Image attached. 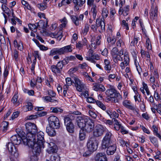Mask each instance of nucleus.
<instances>
[{
	"label": "nucleus",
	"mask_w": 161,
	"mask_h": 161,
	"mask_svg": "<svg viewBox=\"0 0 161 161\" xmlns=\"http://www.w3.org/2000/svg\"><path fill=\"white\" fill-rule=\"evenodd\" d=\"M124 60V62H121L120 64V66L122 69H125V66H127L129 63L130 59L129 54L127 53H125Z\"/></svg>",
	"instance_id": "18"
},
{
	"label": "nucleus",
	"mask_w": 161,
	"mask_h": 161,
	"mask_svg": "<svg viewBox=\"0 0 161 161\" xmlns=\"http://www.w3.org/2000/svg\"><path fill=\"white\" fill-rule=\"evenodd\" d=\"M49 125L51 127L56 128V129L59 128L60 123L58 118L55 116H51L48 119Z\"/></svg>",
	"instance_id": "8"
},
{
	"label": "nucleus",
	"mask_w": 161,
	"mask_h": 161,
	"mask_svg": "<svg viewBox=\"0 0 161 161\" xmlns=\"http://www.w3.org/2000/svg\"><path fill=\"white\" fill-rule=\"evenodd\" d=\"M19 52L16 50H14L13 53V56L16 61H17L18 59Z\"/></svg>",
	"instance_id": "62"
},
{
	"label": "nucleus",
	"mask_w": 161,
	"mask_h": 161,
	"mask_svg": "<svg viewBox=\"0 0 161 161\" xmlns=\"http://www.w3.org/2000/svg\"><path fill=\"white\" fill-rule=\"evenodd\" d=\"M96 161H107V159L105 153H98L95 157Z\"/></svg>",
	"instance_id": "20"
},
{
	"label": "nucleus",
	"mask_w": 161,
	"mask_h": 161,
	"mask_svg": "<svg viewBox=\"0 0 161 161\" xmlns=\"http://www.w3.org/2000/svg\"><path fill=\"white\" fill-rule=\"evenodd\" d=\"M52 98L50 96H47L42 97V99L44 102L48 103L51 102Z\"/></svg>",
	"instance_id": "52"
},
{
	"label": "nucleus",
	"mask_w": 161,
	"mask_h": 161,
	"mask_svg": "<svg viewBox=\"0 0 161 161\" xmlns=\"http://www.w3.org/2000/svg\"><path fill=\"white\" fill-rule=\"evenodd\" d=\"M25 126L26 130V138L34 140V138H33V134L37 132L36 125L34 123L28 122L25 124Z\"/></svg>",
	"instance_id": "4"
},
{
	"label": "nucleus",
	"mask_w": 161,
	"mask_h": 161,
	"mask_svg": "<svg viewBox=\"0 0 161 161\" xmlns=\"http://www.w3.org/2000/svg\"><path fill=\"white\" fill-rule=\"evenodd\" d=\"M96 104L101 108L103 110H106V107L103 104V103L99 101H96L95 103Z\"/></svg>",
	"instance_id": "42"
},
{
	"label": "nucleus",
	"mask_w": 161,
	"mask_h": 161,
	"mask_svg": "<svg viewBox=\"0 0 161 161\" xmlns=\"http://www.w3.org/2000/svg\"><path fill=\"white\" fill-rule=\"evenodd\" d=\"M27 138L25 136H23L22 137H20L18 135H16L12 136L10 138V140L11 142L14 144L15 145H18L22 141L23 142V139Z\"/></svg>",
	"instance_id": "15"
},
{
	"label": "nucleus",
	"mask_w": 161,
	"mask_h": 161,
	"mask_svg": "<svg viewBox=\"0 0 161 161\" xmlns=\"http://www.w3.org/2000/svg\"><path fill=\"white\" fill-rule=\"evenodd\" d=\"M89 29V25H88L85 26L84 29L82 31V33L84 35H86L87 34Z\"/></svg>",
	"instance_id": "59"
},
{
	"label": "nucleus",
	"mask_w": 161,
	"mask_h": 161,
	"mask_svg": "<svg viewBox=\"0 0 161 161\" xmlns=\"http://www.w3.org/2000/svg\"><path fill=\"white\" fill-rule=\"evenodd\" d=\"M37 23L34 24H29L28 25V26L31 31H33L34 32H36L38 28L37 25H36Z\"/></svg>",
	"instance_id": "38"
},
{
	"label": "nucleus",
	"mask_w": 161,
	"mask_h": 161,
	"mask_svg": "<svg viewBox=\"0 0 161 161\" xmlns=\"http://www.w3.org/2000/svg\"><path fill=\"white\" fill-rule=\"evenodd\" d=\"M36 25L39 30L45 29L48 26L47 22L43 20H40L37 23Z\"/></svg>",
	"instance_id": "24"
},
{
	"label": "nucleus",
	"mask_w": 161,
	"mask_h": 161,
	"mask_svg": "<svg viewBox=\"0 0 161 161\" xmlns=\"http://www.w3.org/2000/svg\"><path fill=\"white\" fill-rule=\"evenodd\" d=\"M18 95L17 94L14 95L12 99V102L16 106L19 105V103L18 101Z\"/></svg>",
	"instance_id": "40"
},
{
	"label": "nucleus",
	"mask_w": 161,
	"mask_h": 161,
	"mask_svg": "<svg viewBox=\"0 0 161 161\" xmlns=\"http://www.w3.org/2000/svg\"><path fill=\"white\" fill-rule=\"evenodd\" d=\"M74 82H73L76 87V90L79 92H81L86 88L85 85L79 79L76 77L73 78Z\"/></svg>",
	"instance_id": "9"
},
{
	"label": "nucleus",
	"mask_w": 161,
	"mask_h": 161,
	"mask_svg": "<svg viewBox=\"0 0 161 161\" xmlns=\"http://www.w3.org/2000/svg\"><path fill=\"white\" fill-rule=\"evenodd\" d=\"M73 2L74 4H76L81 7L85 3V0H73Z\"/></svg>",
	"instance_id": "41"
},
{
	"label": "nucleus",
	"mask_w": 161,
	"mask_h": 161,
	"mask_svg": "<svg viewBox=\"0 0 161 161\" xmlns=\"http://www.w3.org/2000/svg\"><path fill=\"white\" fill-rule=\"evenodd\" d=\"M56 128L51 127L49 125L46 128V132L48 135L50 136H53L56 135V132L55 129Z\"/></svg>",
	"instance_id": "21"
},
{
	"label": "nucleus",
	"mask_w": 161,
	"mask_h": 161,
	"mask_svg": "<svg viewBox=\"0 0 161 161\" xmlns=\"http://www.w3.org/2000/svg\"><path fill=\"white\" fill-rule=\"evenodd\" d=\"M77 121L78 126L81 129L85 130L86 131H92L94 128L93 121L87 116L81 115L77 116Z\"/></svg>",
	"instance_id": "2"
},
{
	"label": "nucleus",
	"mask_w": 161,
	"mask_h": 161,
	"mask_svg": "<svg viewBox=\"0 0 161 161\" xmlns=\"http://www.w3.org/2000/svg\"><path fill=\"white\" fill-rule=\"evenodd\" d=\"M116 45L119 47H121V46L124 45V42L121 39H119L116 42Z\"/></svg>",
	"instance_id": "61"
},
{
	"label": "nucleus",
	"mask_w": 161,
	"mask_h": 161,
	"mask_svg": "<svg viewBox=\"0 0 161 161\" xmlns=\"http://www.w3.org/2000/svg\"><path fill=\"white\" fill-rule=\"evenodd\" d=\"M64 64L63 62L60 61L58 62L56 65H53L51 67V69L52 71L54 73V75H60Z\"/></svg>",
	"instance_id": "7"
},
{
	"label": "nucleus",
	"mask_w": 161,
	"mask_h": 161,
	"mask_svg": "<svg viewBox=\"0 0 161 161\" xmlns=\"http://www.w3.org/2000/svg\"><path fill=\"white\" fill-rule=\"evenodd\" d=\"M136 58H134V63L137 70L139 75H141V73L142 72V69L139 65V63L137 61Z\"/></svg>",
	"instance_id": "37"
},
{
	"label": "nucleus",
	"mask_w": 161,
	"mask_h": 161,
	"mask_svg": "<svg viewBox=\"0 0 161 161\" xmlns=\"http://www.w3.org/2000/svg\"><path fill=\"white\" fill-rule=\"evenodd\" d=\"M130 6L128 5H126L122 8L120 7L119 10V14L120 15H123L124 16H126L128 15L129 12Z\"/></svg>",
	"instance_id": "16"
},
{
	"label": "nucleus",
	"mask_w": 161,
	"mask_h": 161,
	"mask_svg": "<svg viewBox=\"0 0 161 161\" xmlns=\"http://www.w3.org/2000/svg\"><path fill=\"white\" fill-rule=\"evenodd\" d=\"M105 70L107 71L108 73H110V70L112 69V67L111 65H105L104 67Z\"/></svg>",
	"instance_id": "63"
},
{
	"label": "nucleus",
	"mask_w": 161,
	"mask_h": 161,
	"mask_svg": "<svg viewBox=\"0 0 161 161\" xmlns=\"http://www.w3.org/2000/svg\"><path fill=\"white\" fill-rule=\"evenodd\" d=\"M44 135L43 132L40 131L37 133V136L36 133L33 134L34 140L28 138L23 139V143L25 145L31 147L34 151H41L44 148Z\"/></svg>",
	"instance_id": "1"
},
{
	"label": "nucleus",
	"mask_w": 161,
	"mask_h": 161,
	"mask_svg": "<svg viewBox=\"0 0 161 161\" xmlns=\"http://www.w3.org/2000/svg\"><path fill=\"white\" fill-rule=\"evenodd\" d=\"M67 131L70 133H73L74 130V125L73 123H69L65 125Z\"/></svg>",
	"instance_id": "30"
},
{
	"label": "nucleus",
	"mask_w": 161,
	"mask_h": 161,
	"mask_svg": "<svg viewBox=\"0 0 161 161\" xmlns=\"http://www.w3.org/2000/svg\"><path fill=\"white\" fill-rule=\"evenodd\" d=\"M97 141L94 137L90 138L87 144L88 151H96L97 148Z\"/></svg>",
	"instance_id": "6"
},
{
	"label": "nucleus",
	"mask_w": 161,
	"mask_h": 161,
	"mask_svg": "<svg viewBox=\"0 0 161 161\" xmlns=\"http://www.w3.org/2000/svg\"><path fill=\"white\" fill-rule=\"evenodd\" d=\"M62 23L61 25V27L62 28H64L66 27V25L68 23V21L65 17H64L63 19L60 20Z\"/></svg>",
	"instance_id": "43"
},
{
	"label": "nucleus",
	"mask_w": 161,
	"mask_h": 161,
	"mask_svg": "<svg viewBox=\"0 0 161 161\" xmlns=\"http://www.w3.org/2000/svg\"><path fill=\"white\" fill-rule=\"evenodd\" d=\"M94 51L92 49H89L88 52V56L86 57L87 60L92 63H95V60L100 59L99 55L97 54L94 53Z\"/></svg>",
	"instance_id": "10"
},
{
	"label": "nucleus",
	"mask_w": 161,
	"mask_h": 161,
	"mask_svg": "<svg viewBox=\"0 0 161 161\" xmlns=\"http://www.w3.org/2000/svg\"><path fill=\"white\" fill-rule=\"evenodd\" d=\"M60 48L61 55L65 53L71 52L72 51V47L71 45H67Z\"/></svg>",
	"instance_id": "25"
},
{
	"label": "nucleus",
	"mask_w": 161,
	"mask_h": 161,
	"mask_svg": "<svg viewBox=\"0 0 161 161\" xmlns=\"http://www.w3.org/2000/svg\"><path fill=\"white\" fill-rule=\"evenodd\" d=\"M153 106H155V109H156V110L158 113L161 115V104L159 103L158 104H155Z\"/></svg>",
	"instance_id": "50"
},
{
	"label": "nucleus",
	"mask_w": 161,
	"mask_h": 161,
	"mask_svg": "<svg viewBox=\"0 0 161 161\" xmlns=\"http://www.w3.org/2000/svg\"><path fill=\"white\" fill-rule=\"evenodd\" d=\"M113 137V136L111 132L109 131H107L102 140V150L105 149L108 146L109 144L111 142Z\"/></svg>",
	"instance_id": "5"
},
{
	"label": "nucleus",
	"mask_w": 161,
	"mask_h": 161,
	"mask_svg": "<svg viewBox=\"0 0 161 161\" xmlns=\"http://www.w3.org/2000/svg\"><path fill=\"white\" fill-rule=\"evenodd\" d=\"M122 104L125 107L132 110L134 113L136 114H138V109L130 101L125 100L123 101Z\"/></svg>",
	"instance_id": "12"
},
{
	"label": "nucleus",
	"mask_w": 161,
	"mask_h": 161,
	"mask_svg": "<svg viewBox=\"0 0 161 161\" xmlns=\"http://www.w3.org/2000/svg\"><path fill=\"white\" fill-rule=\"evenodd\" d=\"M154 97L156 100H161V93L159 94L156 90H155Z\"/></svg>",
	"instance_id": "55"
},
{
	"label": "nucleus",
	"mask_w": 161,
	"mask_h": 161,
	"mask_svg": "<svg viewBox=\"0 0 161 161\" xmlns=\"http://www.w3.org/2000/svg\"><path fill=\"white\" fill-rule=\"evenodd\" d=\"M93 89L96 91L104 92L105 90V87L102 85L95 83L92 87Z\"/></svg>",
	"instance_id": "26"
},
{
	"label": "nucleus",
	"mask_w": 161,
	"mask_h": 161,
	"mask_svg": "<svg viewBox=\"0 0 161 161\" xmlns=\"http://www.w3.org/2000/svg\"><path fill=\"white\" fill-rule=\"evenodd\" d=\"M33 108V106L32 103L31 102L27 103L25 106L23 107V110L25 112L31 110Z\"/></svg>",
	"instance_id": "36"
},
{
	"label": "nucleus",
	"mask_w": 161,
	"mask_h": 161,
	"mask_svg": "<svg viewBox=\"0 0 161 161\" xmlns=\"http://www.w3.org/2000/svg\"><path fill=\"white\" fill-rule=\"evenodd\" d=\"M116 150V146L115 145H114L108 147L106 151H115Z\"/></svg>",
	"instance_id": "60"
},
{
	"label": "nucleus",
	"mask_w": 161,
	"mask_h": 161,
	"mask_svg": "<svg viewBox=\"0 0 161 161\" xmlns=\"http://www.w3.org/2000/svg\"><path fill=\"white\" fill-rule=\"evenodd\" d=\"M57 54L61 55L60 48H53L50 51L49 55L50 56H53Z\"/></svg>",
	"instance_id": "29"
},
{
	"label": "nucleus",
	"mask_w": 161,
	"mask_h": 161,
	"mask_svg": "<svg viewBox=\"0 0 161 161\" xmlns=\"http://www.w3.org/2000/svg\"><path fill=\"white\" fill-rule=\"evenodd\" d=\"M106 113L111 118H114V117L116 118H118L119 114L115 111L113 112L110 110H107L106 111Z\"/></svg>",
	"instance_id": "32"
},
{
	"label": "nucleus",
	"mask_w": 161,
	"mask_h": 161,
	"mask_svg": "<svg viewBox=\"0 0 161 161\" xmlns=\"http://www.w3.org/2000/svg\"><path fill=\"white\" fill-rule=\"evenodd\" d=\"M80 112H73L72 113L69 114L64 116V124L72 123V121L74 120L77 117L76 115L80 114Z\"/></svg>",
	"instance_id": "11"
},
{
	"label": "nucleus",
	"mask_w": 161,
	"mask_h": 161,
	"mask_svg": "<svg viewBox=\"0 0 161 161\" xmlns=\"http://www.w3.org/2000/svg\"><path fill=\"white\" fill-rule=\"evenodd\" d=\"M158 12V8L157 7H156L155 8H151L150 13L151 18L155 21L157 20Z\"/></svg>",
	"instance_id": "22"
},
{
	"label": "nucleus",
	"mask_w": 161,
	"mask_h": 161,
	"mask_svg": "<svg viewBox=\"0 0 161 161\" xmlns=\"http://www.w3.org/2000/svg\"><path fill=\"white\" fill-rule=\"evenodd\" d=\"M40 153V152H30V161H37Z\"/></svg>",
	"instance_id": "23"
},
{
	"label": "nucleus",
	"mask_w": 161,
	"mask_h": 161,
	"mask_svg": "<svg viewBox=\"0 0 161 161\" xmlns=\"http://www.w3.org/2000/svg\"><path fill=\"white\" fill-rule=\"evenodd\" d=\"M136 48V47L135 46L130 45L129 47V48L133 58H137V52Z\"/></svg>",
	"instance_id": "33"
},
{
	"label": "nucleus",
	"mask_w": 161,
	"mask_h": 161,
	"mask_svg": "<svg viewBox=\"0 0 161 161\" xmlns=\"http://www.w3.org/2000/svg\"><path fill=\"white\" fill-rule=\"evenodd\" d=\"M50 157V161L47 160L46 161H60V157L56 152H48Z\"/></svg>",
	"instance_id": "17"
},
{
	"label": "nucleus",
	"mask_w": 161,
	"mask_h": 161,
	"mask_svg": "<svg viewBox=\"0 0 161 161\" xmlns=\"http://www.w3.org/2000/svg\"><path fill=\"white\" fill-rule=\"evenodd\" d=\"M8 125V123L7 121H4L2 123V126L3 128V131L6 132L7 129Z\"/></svg>",
	"instance_id": "47"
},
{
	"label": "nucleus",
	"mask_w": 161,
	"mask_h": 161,
	"mask_svg": "<svg viewBox=\"0 0 161 161\" xmlns=\"http://www.w3.org/2000/svg\"><path fill=\"white\" fill-rule=\"evenodd\" d=\"M96 24L97 26H100L101 30L99 31L100 32H103L105 30V23L104 22V19H100L97 18L96 19Z\"/></svg>",
	"instance_id": "19"
},
{
	"label": "nucleus",
	"mask_w": 161,
	"mask_h": 161,
	"mask_svg": "<svg viewBox=\"0 0 161 161\" xmlns=\"http://www.w3.org/2000/svg\"><path fill=\"white\" fill-rule=\"evenodd\" d=\"M119 51L118 48L115 47H113L111 52V54L112 56V58L114 61L115 63H117L118 61H122L123 59L122 58L120 59L119 57Z\"/></svg>",
	"instance_id": "14"
},
{
	"label": "nucleus",
	"mask_w": 161,
	"mask_h": 161,
	"mask_svg": "<svg viewBox=\"0 0 161 161\" xmlns=\"http://www.w3.org/2000/svg\"><path fill=\"white\" fill-rule=\"evenodd\" d=\"M9 155L11 161H14L18 157L19 153L18 152H9Z\"/></svg>",
	"instance_id": "31"
},
{
	"label": "nucleus",
	"mask_w": 161,
	"mask_h": 161,
	"mask_svg": "<svg viewBox=\"0 0 161 161\" xmlns=\"http://www.w3.org/2000/svg\"><path fill=\"white\" fill-rule=\"evenodd\" d=\"M67 14L70 16V18L76 26H78L79 25V19L76 15H71L70 14L67 13Z\"/></svg>",
	"instance_id": "28"
},
{
	"label": "nucleus",
	"mask_w": 161,
	"mask_h": 161,
	"mask_svg": "<svg viewBox=\"0 0 161 161\" xmlns=\"http://www.w3.org/2000/svg\"><path fill=\"white\" fill-rule=\"evenodd\" d=\"M108 14V11L107 9L106 8H103L102 12V16L103 19L107 17Z\"/></svg>",
	"instance_id": "49"
},
{
	"label": "nucleus",
	"mask_w": 161,
	"mask_h": 161,
	"mask_svg": "<svg viewBox=\"0 0 161 161\" xmlns=\"http://www.w3.org/2000/svg\"><path fill=\"white\" fill-rule=\"evenodd\" d=\"M106 128L100 125H97L93 131L94 136L98 137L101 136L104 133Z\"/></svg>",
	"instance_id": "13"
},
{
	"label": "nucleus",
	"mask_w": 161,
	"mask_h": 161,
	"mask_svg": "<svg viewBox=\"0 0 161 161\" xmlns=\"http://www.w3.org/2000/svg\"><path fill=\"white\" fill-rule=\"evenodd\" d=\"M14 144L11 142H9L8 144L6 145V147L8 151H14V150L17 151L18 150L16 147L14 145Z\"/></svg>",
	"instance_id": "35"
},
{
	"label": "nucleus",
	"mask_w": 161,
	"mask_h": 161,
	"mask_svg": "<svg viewBox=\"0 0 161 161\" xmlns=\"http://www.w3.org/2000/svg\"><path fill=\"white\" fill-rule=\"evenodd\" d=\"M153 131L154 135L158 137L161 140V136L158 132V128L153 129Z\"/></svg>",
	"instance_id": "58"
},
{
	"label": "nucleus",
	"mask_w": 161,
	"mask_h": 161,
	"mask_svg": "<svg viewBox=\"0 0 161 161\" xmlns=\"http://www.w3.org/2000/svg\"><path fill=\"white\" fill-rule=\"evenodd\" d=\"M50 110L51 111V112H52L56 113H61L63 111V110L60 109V108L55 107L51 108Z\"/></svg>",
	"instance_id": "46"
},
{
	"label": "nucleus",
	"mask_w": 161,
	"mask_h": 161,
	"mask_svg": "<svg viewBox=\"0 0 161 161\" xmlns=\"http://www.w3.org/2000/svg\"><path fill=\"white\" fill-rule=\"evenodd\" d=\"M107 41L108 43H111L112 44H114L116 42V39L114 37L108 36L107 38Z\"/></svg>",
	"instance_id": "54"
},
{
	"label": "nucleus",
	"mask_w": 161,
	"mask_h": 161,
	"mask_svg": "<svg viewBox=\"0 0 161 161\" xmlns=\"http://www.w3.org/2000/svg\"><path fill=\"white\" fill-rule=\"evenodd\" d=\"M86 137V134L83 129H81L79 134V138L80 141L84 140Z\"/></svg>",
	"instance_id": "39"
},
{
	"label": "nucleus",
	"mask_w": 161,
	"mask_h": 161,
	"mask_svg": "<svg viewBox=\"0 0 161 161\" xmlns=\"http://www.w3.org/2000/svg\"><path fill=\"white\" fill-rule=\"evenodd\" d=\"M149 139L151 142L153 143L155 146H158V142L157 139L154 136H150Z\"/></svg>",
	"instance_id": "45"
},
{
	"label": "nucleus",
	"mask_w": 161,
	"mask_h": 161,
	"mask_svg": "<svg viewBox=\"0 0 161 161\" xmlns=\"http://www.w3.org/2000/svg\"><path fill=\"white\" fill-rule=\"evenodd\" d=\"M146 45L147 49L151 50L152 49V46L150 43V39L147 38L146 40Z\"/></svg>",
	"instance_id": "57"
},
{
	"label": "nucleus",
	"mask_w": 161,
	"mask_h": 161,
	"mask_svg": "<svg viewBox=\"0 0 161 161\" xmlns=\"http://www.w3.org/2000/svg\"><path fill=\"white\" fill-rule=\"evenodd\" d=\"M48 146L50 148L49 150H46V151H55L58 150V148L56 144L53 142H50L47 144Z\"/></svg>",
	"instance_id": "34"
},
{
	"label": "nucleus",
	"mask_w": 161,
	"mask_h": 161,
	"mask_svg": "<svg viewBox=\"0 0 161 161\" xmlns=\"http://www.w3.org/2000/svg\"><path fill=\"white\" fill-rule=\"evenodd\" d=\"M37 7L41 10H44L47 8V4L43 3L38 4L37 5Z\"/></svg>",
	"instance_id": "48"
},
{
	"label": "nucleus",
	"mask_w": 161,
	"mask_h": 161,
	"mask_svg": "<svg viewBox=\"0 0 161 161\" xmlns=\"http://www.w3.org/2000/svg\"><path fill=\"white\" fill-rule=\"evenodd\" d=\"M33 55L35 58V60L36 61V58H38L39 60L41 58L39 54V52L38 51H34L32 53Z\"/></svg>",
	"instance_id": "56"
},
{
	"label": "nucleus",
	"mask_w": 161,
	"mask_h": 161,
	"mask_svg": "<svg viewBox=\"0 0 161 161\" xmlns=\"http://www.w3.org/2000/svg\"><path fill=\"white\" fill-rule=\"evenodd\" d=\"M66 85L68 86H71L72 83L71 79L69 77L67 78L66 79Z\"/></svg>",
	"instance_id": "64"
},
{
	"label": "nucleus",
	"mask_w": 161,
	"mask_h": 161,
	"mask_svg": "<svg viewBox=\"0 0 161 161\" xmlns=\"http://www.w3.org/2000/svg\"><path fill=\"white\" fill-rule=\"evenodd\" d=\"M47 92L48 96H51L52 98H55L56 94L53 90L51 89L47 90Z\"/></svg>",
	"instance_id": "44"
},
{
	"label": "nucleus",
	"mask_w": 161,
	"mask_h": 161,
	"mask_svg": "<svg viewBox=\"0 0 161 161\" xmlns=\"http://www.w3.org/2000/svg\"><path fill=\"white\" fill-rule=\"evenodd\" d=\"M97 6L96 5H94L92 7L90 12L89 13L90 14H91L93 18L95 19L97 13Z\"/></svg>",
	"instance_id": "27"
},
{
	"label": "nucleus",
	"mask_w": 161,
	"mask_h": 161,
	"mask_svg": "<svg viewBox=\"0 0 161 161\" xmlns=\"http://www.w3.org/2000/svg\"><path fill=\"white\" fill-rule=\"evenodd\" d=\"M105 93L106 95L111 98L110 100L114 103H119L122 99V97L120 93L113 87L107 89Z\"/></svg>",
	"instance_id": "3"
},
{
	"label": "nucleus",
	"mask_w": 161,
	"mask_h": 161,
	"mask_svg": "<svg viewBox=\"0 0 161 161\" xmlns=\"http://www.w3.org/2000/svg\"><path fill=\"white\" fill-rule=\"evenodd\" d=\"M139 39V37L135 36L133 40L131 42L130 45L135 46V45L137 44Z\"/></svg>",
	"instance_id": "51"
},
{
	"label": "nucleus",
	"mask_w": 161,
	"mask_h": 161,
	"mask_svg": "<svg viewBox=\"0 0 161 161\" xmlns=\"http://www.w3.org/2000/svg\"><path fill=\"white\" fill-rule=\"evenodd\" d=\"M140 102L141 103L139 105L140 109L143 112H145L146 110V108L145 103L143 100Z\"/></svg>",
	"instance_id": "53"
}]
</instances>
